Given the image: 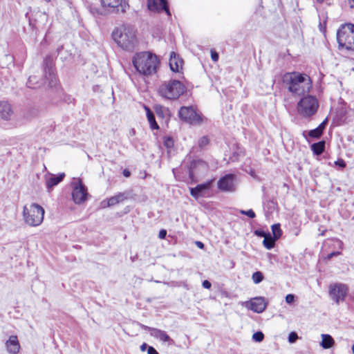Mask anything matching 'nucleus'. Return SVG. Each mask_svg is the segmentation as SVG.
Masks as SVG:
<instances>
[{
    "label": "nucleus",
    "mask_w": 354,
    "mask_h": 354,
    "mask_svg": "<svg viewBox=\"0 0 354 354\" xmlns=\"http://www.w3.org/2000/svg\"><path fill=\"white\" fill-rule=\"evenodd\" d=\"M282 82L288 91L295 95H302L312 88L310 77L299 72H288L282 76Z\"/></svg>",
    "instance_id": "1"
},
{
    "label": "nucleus",
    "mask_w": 354,
    "mask_h": 354,
    "mask_svg": "<svg viewBox=\"0 0 354 354\" xmlns=\"http://www.w3.org/2000/svg\"><path fill=\"white\" fill-rule=\"evenodd\" d=\"M132 63L139 74L146 77L156 74L160 65L158 57L148 51L136 53L132 58Z\"/></svg>",
    "instance_id": "2"
},
{
    "label": "nucleus",
    "mask_w": 354,
    "mask_h": 354,
    "mask_svg": "<svg viewBox=\"0 0 354 354\" xmlns=\"http://www.w3.org/2000/svg\"><path fill=\"white\" fill-rule=\"evenodd\" d=\"M112 38L126 50H133L137 44L136 30L131 26L116 28L112 32Z\"/></svg>",
    "instance_id": "3"
},
{
    "label": "nucleus",
    "mask_w": 354,
    "mask_h": 354,
    "mask_svg": "<svg viewBox=\"0 0 354 354\" xmlns=\"http://www.w3.org/2000/svg\"><path fill=\"white\" fill-rule=\"evenodd\" d=\"M319 106L317 98L315 96L307 95L302 97L297 102V110L301 117L309 119L317 113Z\"/></svg>",
    "instance_id": "4"
},
{
    "label": "nucleus",
    "mask_w": 354,
    "mask_h": 354,
    "mask_svg": "<svg viewBox=\"0 0 354 354\" xmlns=\"http://www.w3.org/2000/svg\"><path fill=\"white\" fill-rule=\"evenodd\" d=\"M185 91L184 85L176 80H171L162 83L158 88L160 96L168 100H176Z\"/></svg>",
    "instance_id": "5"
},
{
    "label": "nucleus",
    "mask_w": 354,
    "mask_h": 354,
    "mask_svg": "<svg viewBox=\"0 0 354 354\" xmlns=\"http://www.w3.org/2000/svg\"><path fill=\"white\" fill-rule=\"evenodd\" d=\"M44 213L45 211L41 206L37 203H32L28 207L26 205L24 207L23 217L27 225L37 227L43 222Z\"/></svg>",
    "instance_id": "6"
},
{
    "label": "nucleus",
    "mask_w": 354,
    "mask_h": 354,
    "mask_svg": "<svg viewBox=\"0 0 354 354\" xmlns=\"http://www.w3.org/2000/svg\"><path fill=\"white\" fill-rule=\"evenodd\" d=\"M337 41L339 49L354 50V24L342 25L337 31Z\"/></svg>",
    "instance_id": "7"
},
{
    "label": "nucleus",
    "mask_w": 354,
    "mask_h": 354,
    "mask_svg": "<svg viewBox=\"0 0 354 354\" xmlns=\"http://www.w3.org/2000/svg\"><path fill=\"white\" fill-rule=\"evenodd\" d=\"M43 66L45 79H49L48 87L52 89L59 100L62 99V89L58 84L57 77L53 67V59L50 55L45 57Z\"/></svg>",
    "instance_id": "8"
},
{
    "label": "nucleus",
    "mask_w": 354,
    "mask_h": 354,
    "mask_svg": "<svg viewBox=\"0 0 354 354\" xmlns=\"http://www.w3.org/2000/svg\"><path fill=\"white\" fill-rule=\"evenodd\" d=\"M178 117L182 121L193 125H200L203 121V116L192 106H181L178 111Z\"/></svg>",
    "instance_id": "9"
},
{
    "label": "nucleus",
    "mask_w": 354,
    "mask_h": 354,
    "mask_svg": "<svg viewBox=\"0 0 354 354\" xmlns=\"http://www.w3.org/2000/svg\"><path fill=\"white\" fill-rule=\"evenodd\" d=\"M348 291L347 286L343 283L330 284L328 288L329 296L337 304L345 300Z\"/></svg>",
    "instance_id": "10"
},
{
    "label": "nucleus",
    "mask_w": 354,
    "mask_h": 354,
    "mask_svg": "<svg viewBox=\"0 0 354 354\" xmlns=\"http://www.w3.org/2000/svg\"><path fill=\"white\" fill-rule=\"evenodd\" d=\"M238 185L235 174H227L220 178L217 186L218 189L223 192H234Z\"/></svg>",
    "instance_id": "11"
},
{
    "label": "nucleus",
    "mask_w": 354,
    "mask_h": 354,
    "mask_svg": "<svg viewBox=\"0 0 354 354\" xmlns=\"http://www.w3.org/2000/svg\"><path fill=\"white\" fill-rule=\"evenodd\" d=\"M102 6L109 12L124 13L129 6L125 0H101Z\"/></svg>",
    "instance_id": "12"
},
{
    "label": "nucleus",
    "mask_w": 354,
    "mask_h": 354,
    "mask_svg": "<svg viewBox=\"0 0 354 354\" xmlns=\"http://www.w3.org/2000/svg\"><path fill=\"white\" fill-rule=\"evenodd\" d=\"M87 196V188L81 181H79L72 192V198L74 203L76 204L84 203L86 200Z\"/></svg>",
    "instance_id": "13"
},
{
    "label": "nucleus",
    "mask_w": 354,
    "mask_h": 354,
    "mask_svg": "<svg viewBox=\"0 0 354 354\" xmlns=\"http://www.w3.org/2000/svg\"><path fill=\"white\" fill-rule=\"evenodd\" d=\"M207 171V163L202 160H195L191 162L189 168V176L194 180L195 176L206 172Z\"/></svg>",
    "instance_id": "14"
},
{
    "label": "nucleus",
    "mask_w": 354,
    "mask_h": 354,
    "mask_svg": "<svg viewBox=\"0 0 354 354\" xmlns=\"http://www.w3.org/2000/svg\"><path fill=\"white\" fill-rule=\"evenodd\" d=\"M212 182L213 180H209L203 183L198 184L194 187H191L190 194L196 199L200 197H203L206 192L211 189Z\"/></svg>",
    "instance_id": "15"
},
{
    "label": "nucleus",
    "mask_w": 354,
    "mask_h": 354,
    "mask_svg": "<svg viewBox=\"0 0 354 354\" xmlns=\"http://www.w3.org/2000/svg\"><path fill=\"white\" fill-rule=\"evenodd\" d=\"M147 7L151 11H165L168 16H171L167 0H148Z\"/></svg>",
    "instance_id": "16"
},
{
    "label": "nucleus",
    "mask_w": 354,
    "mask_h": 354,
    "mask_svg": "<svg viewBox=\"0 0 354 354\" xmlns=\"http://www.w3.org/2000/svg\"><path fill=\"white\" fill-rule=\"evenodd\" d=\"M268 304L266 302L264 297H258L251 299L248 308L257 313H263L267 307Z\"/></svg>",
    "instance_id": "17"
},
{
    "label": "nucleus",
    "mask_w": 354,
    "mask_h": 354,
    "mask_svg": "<svg viewBox=\"0 0 354 354\" xmlns=\"http://www.w3.org/2000/svg\"><path fill=\"white\" fill-rule=\"evenodd\" d=\"M13 110L11 105L6 101H0V118L8 121L11 120Z\"/></svg>",
    "instance_id": "18"
},
{
    "label": "nucleus",
    "mask_w": 354,
    "mask_h": 354,
    "mask_svg": "<svg viewBox=\"0 0 354 354\" xmlns=\"http://www.w3.org/2000/svg\"><path fill=\"white\" fill-rule=\"evenodd\" d=\"M151 336L156 339H158L162 342H167L168 345H171L174 344V340L167 334L165 331L160 329L154 328L153 330H151Z\"/></svg>",
    "instance_id": "19"
},
{
    "label": "nucleus",
    "mask_w": 354,
    "mask_h": 354,
    "mask_svg": "<svg viewBox=\"0 0 354 354\" xmlns=\"http://www.w3.org/2000/svg\"><path fill=\"white\" fill-rule=\"evenodd\" d=\"M169 64L173 72H179L180 69L182 68L183 60L174 52H171Z\"/></svg>",
    "instance_id": "20"
},
{
    "label": "nucleus",
    "mask_w": 354,
    "mask_h": 354,
    "mask_svg": "<svg viewBox=\"0 0 354 354\" xmlns=\"http://www.w3.org/2000/svg\"><path fill=\"white\" fill-rule=\"evenodd\" d=\"M6 345L8 351L11 354H16L19 351L20 346L17 336H10L6 341Z\"/></svg>",
    "instance_id": "21"
},
{
    "label": "nucleus",
    "mask_w": 354,
    "mask_h": 354,
    "mask_svg": "<svg viewBox=\"0 0 354 354\" xmlns=\"http://www.w3.org/2000/svg\"><path fill=\"white\" fill-rule=\"evenodd\" d=\"M65 176L64 173H60L57 176H51L49 177L46 181V185L48 189V192L50 191L55 185H58L60 182H62Z\"/></svg>",
    "instance_id": "22"
},
{
    "label": "nucleus",
    "mask_w": 354,
    "mask_h": 354,
    "mask_svg": "<svg viewBox=\"0 0 354 354\" xmlns=\"http://www.w3.org/2000/svg\"><path fill=\"white\" fill-rule=\"evenodd\" d=\"M46 83H49V79L46 80L45 76L39 82L37 76L30 75L27 82V86L31 88H37L41 85H45Z\"/></svg>",
    "instance_id": "23"
},
{
    "label": "nucleus",
    "mask_w": 354,
    "mask_h": 354,
    "mask_svg": "<svg viewBox=\"0 0 354 354\" xmlns=\"http://www.w3.org/2000/svg\"><path fill=\"white\" fill-rule=\"evenodd\" d=\"M144 107L146 111V115H147V120L150 125V128L153 130L159 129V126L156 121V118H155V115H154L153 113L147 106H145Z\"/></svg>",
    "instance_id": "24"
},
{
    "label": "nucleus",
    "mask_w": 354,
    "mask_h": 354,
    "mask_svg": "<svg viewBox=\"0 0 354 354\" xmlns=\"http://www.w3.org/2000/svg\"><path fill=\"white\" fill-rule=\"evenodd\" d=\"M335 341L331 335L328 334L322 335V342L320 346L324 349H328L333 346Z\"/></svg>",
    "instance_id": "25"
},
{
    "label": "nucleus",
    "mask_w": 354,
    "mask_h": 354,
    "mask_svg": "<svg viewBox=\"0 0 354 354\" xmlns=\"http://www.w3.org/2000/svg\"><path fill=\"white\" fill-rule=\"evenodd\" d=\"M326 142L324 140L319 141L310 145L313 153L316 156L321 155L325 150Z\"/></svg>",
    "instance_id": "26"
},
{
    "label": "nucleus",
    "mask_w": 354,
    "mask_h": 354,
    "mask_svg": "<svg viewBox=\"0 0 354 354\" xmlns=\"http://www.w3.org/2000/svg\"><path fill=\"white\" fill-rule=\"evenodd\" d=\"M277 240V239L272 236L270 233H268L266 236H264L263 245L266 249L271 250L274 248L275 241Z\"/></svg>",
    "instance_id": "27"
},
{
    "label": "nucleus",
    "mask_w": 354,
    "mask_h": 354,
    "mask_svg": "<svg viewBox=\"0 0 354 354\" xmlns=\"http://www.w3.org/2000/svg\"><path fill=\"white\" fill-rule=\"evenodd\" d=\"M57 56L60 57L62 61L68 59L71 56V53L68 50L64 49L63 46H61L57 49Z\"/></svg>",
    "instance_id": "28"
},
{
    "label": "nucleus",
    "mask_w": 354,
    "mask_h": 354,
    "mask_svg": "<svg viewBox=\"0 0 354 354\" xmlns=\"http://www.w3.org/2000/svg\"><path fill=\"white\" fill-rule=\"evenodd\" d=\"M272 236L275 239H278L282 233V231L280 227V224L276 223L272 225Z\"/></svg>",
    "instance_id": "29"
},
{
    "label": "nucleus",
    "mask_w": 354,
    "mask_h": 354,
    "mask_svg": "<svg viewBox=\"0 0 354 354\" xmlns=\"http://www.w3.org/2000/svg\"><path fill=\"white\" fill-rule=\"evenodd\" d=\"M324 132H322L318 127L310 130L308 132V136L313 138L319 139L323 134Z\"/></svg>",
    "instance_id": "30"
},
{
    "label": "nucleus",
    "mask_w": 354,
    "mask_h": 354,
    "mask_svg": "<svg viewBox=\"0 0 354 354\" xmlns=\"http://www.w3.org/2000/svg\"><path fill=\"white\" fill-rule=\"evenodd\" d=\"M252 279L255 284H258L263 280V274L260 271H256L252 274Z\"/></svg>",
    "instance_id": "31"
},
{
    "label": "nucleus",
    "mask_w": 354,
    "mask_h": 354,
    "mask_svg": "<svg viewBox=\"0 0 354 354\" xmlns=\"http://www.w3.org/2000/svg\"><path fill=\"white\" fill-rule=\"evenodd\" d=\"M130 192H125L123 193H119L116 194L115 196L119 201V203L123 202L124 200L128 199L130 197Z\"/></svg>",
    "instance_id": "32"
},
{
    "label": "nucleus",
    "mask_w": 354,
    "mask_h": 354,
    "mask_svg": "<svg viewBox=\"0 0 354 354\" xmlns=\"http://www.w3.org/2000/svg\"><path fill=\"white\" fill-rule=\"evenodd\" d=\"M209 142V140L207 138V136H203L201 137L198 142V146L201 149L204 148L206 147Z\"/></svg>",
    "instance_id": "33"
},
{
    "label": "nucleus",
    "mask_w": 354,
    "mask_h": 354,
    "mask_svg": "<svg viewBox=\"0 0 354 354\" xmlns=\"http://www.w3.org/2000/svg\"><path fill=\"white\" fill-rule=\"evenodd\" d=\"M264 338V335L261 331H257L252 335V339L257 342H261Z\"/></svg>",
    "instance_id": "34"
},
{
    "label": "nucleus",
    "mask_w": 354,
    "mask_h": 354,
    "mask_svg": "<svg viewBox=\"0 0 354 354\" xmlns=\"http://www.w3.org/2000/svg\"><path fill=\"white\" fill-rule=\"evenodd\" d=\"M334 165L337 167L339 169L342 170L346 166V162L342 159L338 158L336 161L334 162Z\"/></svg>",
    "instance_id": "35"
},
{
    "label": "nucleus",
    "mask_w": 354,
    "mask_h": 354,
    "mask_svg": "<svg viewBox=\"0 0 354 354\" xmlns=\"http://www.w3.org/2000/svg\"><path fill=\"white\" fill-rule=\"evenodd\" d=\"M240 213L243 215L248 216L250 218H254L256 216L254 212L252 209L248 210L241 209Z\"/></svg>",
    "instance_id": "36"
},
{
    "label": "nucleus",
    "mask_w": 354,
    "mask_h": 354,
    "mask_svg": "<svg viewBox=\"0 0 354 354\" xmlns=\"http://www.w3.org/2000/svg\"><path fill=\"white\" fill-rule=\"evenodd\" d=\"M299 338L298 337V335L296 332H291L290 333L289 335H288V342L290 343V344H293L295 343L297 339Z\"/></svg>",
    "instance_id": "37"
},
{
    "label": "nucleus",
    "mask_w": 354,
    "mask_h": 354,
    "mask_svg": "<svg viewBox=\"0 0 354 354\" xmlns=\"http://www.w3.org/2000/svg\"><path fill=\"white\" fill-rule=\"evenodd\" d=\"M164 145L167 148H171L174 145L173 139L171 137H165L164 138Z\"/></svg>",
    "instance_id": "38"
},
{
    "label": "nucleus",
    "mask_w": 354,
    "mask_h": 354,
    "mask_svg": "<svg viewBox=\"0 0 354 354\" xmlns=\"http://www.w3.org/2000/svg\"><path fill=\"white\" fill-rule=\"evenodd\" d=\"M120 203L115 196L109 198L107 201V206L111 207Z\"/></svg>",
    "instance_id": "39"
},
{
    "label": "nucleus",
    "mask_w": 354,
    "mask_h": 354,
    "mask_svg": "<svg viewBox=\"0 0 354 354\" xmlns=\"http://www.w3.org/2000/svg\"><path fill=\"white\" fill-rule=\"evenodd\" d=\"M286 302L288 304L293 303L295 300V296L292 294H288L285 297Z\"/></svg>",
    "instance_id": "40"
},
{
    "label": "nucleus",
    "mask_w": 354,
    "mask_h": 354,
    "mask_svg": "<svg viewBox=\"0 0 354 354\" xmlns=\"http://www.w3.org/2000/svg\"><path fill=\"white\" fill-rule=\"evenodd\" d=\"M218 53L214 50H211V58L214 62H217L218 59Z\"/></svg>",
    "instance_id": "41"
},
{
    "label": "nucleus",
    "mask_w": 354,
    "mask_h": 354,
    "mask_svg": "<svg viewBox=\"0 0 354 354\" xmlns=\"http://www.w3.org/2000/svg\"><path fill=\"white\" fill-rule=\"evenodd\" d=\"M328 123V118H326L317 127L322 132L326 128V126Z\"/></svg>",
    "instance_id": "42"
},
{
    "label": "nucleus",
    "mask_w": 354,
    "mask_h": 354,
    "mask_svg": "<svg viewBox=\"0 0 354 354\" xmlns=\"http://www.w3.org/2000/svg\"><path fill=\"white\" fill-rule=\"evenodd\" d=\"M202 286L205 289H209L212 287V283L208 280H204L202 283Z\"/></svg>",
    "instance_id": "43"
},
{
    "label": "nucleus",
    "mask_w": 354,
    "mask_h": 354,
    "mask_svg": "<svg viewBox=\"0 0 354 354\" xmlns=\"http://www.w3.org/2000/svg\"><path fill=\"white\" fill-rule=\"evenodd\" d=\"M167 236V230H160L158 234V237L160 239H164Z\"/></svg>",
    "instance_id": "44"
},
{
    "label": "nucleus",
    "mask_w": 354,
    "mask_h": 354,
    "mask_svg": "<svg viewBox=\"0 0 354 354\" xmlns=\"http://www.w3.org/2000/svg\"><path fill=\"white\" fill-rule=\"evenodd\" d=\"M147 354H159L158 352L151 346H149L147 349Z\"/></svg>",
    "instance_id": "45"
},
{
    "label": "nucleus",
    "mask_w": 354,
    "mask_h": 354,
    "mask_svg": "<svg viewBox=\"0 0 354 354\" xmlns=\"http://www.w3.org/2000/svg\"><path fill=\"white\" fill-rule=\"evenodd\" d=\"M340 254V252H330L329 253L328 255H327V259H330L331 258H333V257L335 256H338Z\"/></svg>",
    "instance_id": "46"
},
{
    "label": "nucleus",
    "mask_w": 354,
    "mask_h": 354,
    "mask_svg": "<svg viewBox=\"0 0 354 354\" xmlns=\"http://www.w3.org/2000/svg\"><path fill=\"white\" fill-rule=\"evenodd\" d=\"M140 326H141L142 328H143L145 330H147L150 335H151V330H153V328H154L149 327V326L144 325V324H140Z\"/></svg>",
    "instance_id": "47"
},
{
    "label": "nucleus",
    "mask_w": 354,
    "mask_h": 354,
    "mask_svg": "<svg viewBox=\"0 0 354 354\" xmlns=\"http://www.w3.org/2000/svg\"><path fill=\"white\" fill-rule=\"evenodd\" d=\"M149 346L147 344V343H143L141 346H140V350L142 351H145L146 350L148 349V347Z\"/></svg>",
    "instance_id": "48"
},
{
    "label": "nucleus",
    "mask_w": 354,
    "mask_h": 354,
    "mask_svg": "<svg viewBox=\"0 0 354 354\" xmlns=\"http://www.w3.org/2000/svg\"><path fill=\"white\" fill-rule=\"evenodd\" d=\"M255 234L258 236H263L264 238V236H266L267 234L265 233L263 231H259V230H257L255 232Z\"/></svg>",
    "instance_id": "49"
},
{
    "label": "nucleus",
    "mask_w": 354,
    "mask_h": 354,
    "mask_svg": "<svg viewBox=\"0 0 354 354\" xmlns=\"http://www.w3.org/2000/svg\"><path fill=\"white\" fill-rule=\"evenodd\" d=\"M124 176L125 177H129L131 175V172L128 169H124L122 172Z\"/></svg>",
    "instance_id": "50"
},
{
    "label": "nucleus",
    "mask_w": 354,
    "mask_h": 354,
    "mask_svg": "<svg viewBox=\"0 0 354 354\" xmlns=\"http://www.w3.org/2000/svg\"><path fill=\"white\" fill-rule=\"evenodd\" d=\"M162 109V107L160 106L156 107V112L157 115H160L162 113V111H161Z\"/></svg>",
    "instance_id": "51"
},
{
    "label": "nucleus",
    "mask_w": 354,
    "mask_h": 354,
    "mask_svg": "<svg viewBox=\"0 0 354 354\" xmlns=\"http://www.w3.org/2000/svg\"><path fill=\"white\" fill-rule=\"evenodd\" d=\"M196 245H197L199 248H201V249H203V248H204V246H205V245H204V244H203L202 242H201V241H196Z\"/></svg>",
    "instance_id": "52"
},
{
    "label": "nucleus",
    "mask_w": 354,
    "mask_h": 354,
    "mask_svg": "<svg viewBox=\"0 0 354 354\" xmlns=\"http://www.w3.org/2000/svg\"><path fill=\"white\" fill-rule=\"evenodd\" d=\"M348 3L350 4L351 8H354V0H348Z\"/></svg>",
    "instance_id": "53"
},
{
    "label": "nucleus",
    "mask_w": 354,
    "mask_h": 354,
    "mask_svg": "<svg viewBox=\"0 0 354 354\" xmlns=\"http://www.w3.org/2000/svg\"><path fill=\"white\" fill-rule=\"evenodd\" d=\"M302 136L306 138L307 139V136H308V132L306 131H304L303 133H302Z\"/></svg>",
    "instance_id": "54"
},
{
    "label": "nucleus",
    "mask_w": 354,
    "mask_h": 354,
    "mask_svg": "<svg viewBox=\"0 0 354 354\" xmlns=\"http://www.w3.org/2000/svg\"><path fill=\"white\" fill-rule=\"evenodd\" d=\"M135 130L133 129H131L130 130V133L132 134V135H134L135 134Z\"/></svg>",
    "instance_id": "55"
},
{
    "label": "nucleus",
    "mask_w": 354,
    "mask_h": 354,
    "mask_svg": "<svg viewBox=\"0 0 354 354\" xmlns=\"http://www.w3.org/2000/svg\"><path fill=\"white\" fill-rule=\"evenodd\" d=\"M316 1H317V2H318L319 3H322L324 1V0H316Z\"/></svg>",
    "instance_id": "56"
},
{
    "label": "nucleus",
    "mask_w": 354,
    "mask_h": 354,
    "mask_svg": "<svg viewBox=\"0 0 354 354\" xmlns=\"http://www.w3.org/2000/svg\"><path fill=\"white\" fill-rule=\"evenodd\" d=\"M352 352H353V353L354 354V344H353V346H352Z\"/></svg>",
    "instance_id": "57"
},
{
    "label": "nucleus",
    "mask_w": 354,
    "mask_h": 354,
    "mask_svg": "<svg viewBox=\"0 0 354 354\" xmlns=\"http://www.w3.org/2000/svg\"><path fill=\"white\" fill-rule=\"evenodd\" d=\"M44 1H46V2H50V0H44Z\"/></svg>",
    "instance_id": "58"
}]
</instances>
